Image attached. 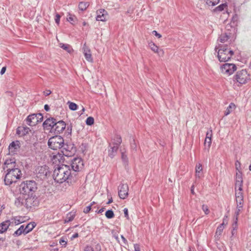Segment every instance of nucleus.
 Wrapping results in <instances>:
<instances>
[{"instance_id":"5fc2aeb1","label":"nucleus","mask_w":251,"mask_h":251,"mask_svg":"<svg viewBox=\"0 0 251 251\" xmlns=\"http://www.w3.org/2000/svg\"><path fill=\"white\" fill-rule=\"evenodd\" d=\"M124 213L125 217L127 219H129V216H128V209H127V208H125L124 209Z\"/></svg>"},{"instance_id":"20e7f679","label":"nucleus","mask_w":251,"mask_h":251,"mask_svg":"<svg viewBox=\"0 0 251 251\" xmlns=\"http://www.w3.org/2000/svg\"><path fill=\"white\" fill-rule=\"evenodd\" d=\"M22 173L20 169H14L13 171L7 172L5 175L4 183L6 185H10L15 183L22 176Z\"/></svg>"},{"instance_id":"4be33fe9","label":"nucleus","mask_w":251,"mask_h":251,"mask_svg":"<svg viewBox=\"0 0 251 251\" xmlns=\"http://www.w3.org/2000/svg\"><path fill=\"white\" fill-rule=\"evenodd\" d=\"M19 148V142H12L9 146V150L11 152L14 153Z\"/></svg>"},{"instance_id":"e433bc0d","label":"nucleus","mask_w":251,"mask_h":251,"mask_svg":"<svg viewBox=\"0 0 251 251\" xmlns=\"http://www.w3.org/2000/svg\"><path fill=\"white\" fill-rule=\"evenodd\" d=\"M68 104L70 109H71V110H76L78 107L77 105L74 102L69 101L68 102Z\"/></svg>"},{"instance_id":"052dcab7","label":"nucleus","mask_w":251,"mask_h":251,"mask_svg":"<svg viewBox=\"0 0 251 251\" xmlns=\"http://www.w3.org/2000/svg\"><path fill=\"white\" fill-rule=\"evenodd\" d=\"M134 251H140V248L139 245L138 244H135L134 245Z\"/></svg>"},{"instance_id":"6e6552de","label":"nucleus","mask_w":251,"mask_h":251,"mask_svg":"<svg viewBox=\"0 0 251 251\" xmlns=\"http://www.w3.org/2000/svg\"><path fill=\"white\" fill-rule=\"evenodd\" d=\"M235 200L236 202V211L235 214L239 215L243 209L244 204V196L243 191H235Z\"/></svg>"},{"instance_id":"338daca9","label":"nucleus","mask_w":251,"mask_h":251,"mask_svg":"<svg viewBox=\"0 0 251 251\" xmlns=\"http://www.w3.org/2000/svg\"><path fill=\"white\" fill-rule=\"evenodd\" d=\"M44 109L46 111H49L50 109V106L48 104L44 105Z\"/></svg>"},{"instance_id":"72a5a7b5","label":"nucleus","mask_w":251,"mask_h":251,"mask_svg":"<svg viewBox=\"0 0 251 251\" xmlns=\"http://www.w3.org/2000/svg\"><path fill=\"white\" fill-rule=\"evenodd\" d=\"M238 216V215H237L235 214L236 217H235V221L234 222V223L232 224V235H234L235 234V231L237 228Z\"/></svg>"},{"instance_id":"79ce46f5","label":"nucleus","mask_w":251,"mask_h":251,"mask_svg":"<svg viewBox=\"0 0 251 251\" xmlns=\"http://www.w3.org/2000/svg\"><path fill=\"white\" fill-rule=\"evenodd\" d=\"M94 123V119L92 117H89L86 119V124L88 126H91Z\"/></svg>"},{"instance_id":"4d7b16f0","label":"nucleus","mask_w":251,"mask_h":251,"mask_svg":"<svg viewBox=\"0 0 251 251\" xmlns=\"http://www.w3.org/2000/svg\"><path fill=\"white\" fill-rule=\"evenodd\" d=\"M84 251H94V250L91 246H87L84 249Z\"/></svg>"},{"instance_id":"ea45409f","label":"nucleus","mask_w":251,"mask_h":251,"mask_svg":"<svg viewBox=\"0 0 251 251\" xmlns=\"http://www.w3.org/2000/svg\"><path fill=\"white\" fill-rule=\"evenodd\" d=\"M105 216L108 219H111L114 217V214L112 210H108L105 212Z\"/></svg>"},{"instance_id":"2f4dec72","label":"nucleus","mask_w":251,"mask_h":251,"mask_svg":"<svg viewBox=\"0 0 251 251\" xmlns=\"http://www.w3.org/2000/svg\"><path fill=\"white\" fill-rule=\"evenodd\" d=\"M235 183H243V178L240 171L236 172Z\"/></svg>"},{"instance_id":"6e6d98bb","label":"nucleus","mask_w":251,"mask_h":251,"mask_svg":"<svg viewBox=\"0 0 251 251\" xmlns=\"http://www.w3.org/2000/svg\"><path fill=\"white\" fill-rule=\"evenodd\" d=\"M227 224V217L225 216L223 219V223L221 225H223V226H225Z\"/></svg>"},{"instance_id":"864d4df0","label":"nucleus","mask_w":251,"mask_h":251,"mask_svg":"<svg viewBox=\"0 0 251 251\" xmlns=\"http://www.w3.org/2000/svg\"><path fill=\"white\" fill-rule=\"evenodd\" d=\"M236 169L237 171V172L240 171V163L238 161H236L235 164Z\"/></svg>"},{"instance_id":"6ab92c4d","label":"nucleus","mask_w":251,"mask_h":251,"mask_svg":"<svg viewBox=\"0 0 251 251\" xmlns=\"http://www.w3.org/2000/svg\"><path fill=\"white\" fill-rule=\"evenodd\" d=\"M30 129L26 126H19L16 130V134L20 136H24L29 133Z\"/></svg>"},{"instance_id":"473e14b6","label":"nucleus","mask_w":251,"mask_h":251,"mask_svg":"<svg viewBox=\"0 0 251 251\" xmlns=\"http://www.w3.org/2000/svg\"><path fill=\"white\" fill-rule=\"evenodd\" d=\"M211 139L208 138H205L204 143V149L208 151L211 146Z\"/></svg>"},{"instance_id":"f3484780","label":"nucleus","mask_w":251,"mask_h":251,"mask_svg":"<svg viewBox=\"0 0 251 251\" xmlns=\"http://www.w3.org/2000/svg\"><path fill=\"white\" fill-rule=\"evenodd\" d=\"M82 50L85 59L88 61L90 62H92L93 61V59L92 57L90 50L86 46V44H84Z\"/></svg>"},{"instance_id":"37998d69","label":"nucleus","mask_w":251,"mask_h":251,"mask_svg":"<svg viewBox=\"0 0 251 251\" xmlns=\"http://www.w3.org/2000/svg\"><path fill=\"white\" fill-rule=\"evenodd\" d=\"M235 191H243V183H235Z\"/></svg>"},{"instance_id":"bb28decb","label":"nucleus","mask_w":251,"mask_h":251,"mask_svg":"<svg viewBox=\"0 0 251 251\" xmlns=\"http://www.w3.org/2000/svg\"><path fill=\"white\" fill-rule=\"evenodd\" d=\"M236 108V105L233 103H230L226 109L225 115L227 116L231 113Z\"/></svg>"},{"instance_id":"f8f14e48","label":"nucleus","mask_w":251,"mask_h":251,"mask_svg":"<svg viewBox=\"0 0 251 251\" xmlns=\"http://www.w3.org/2000/svg\"><path fill=\"white\" fill-rule=\"evenodd\" d=\"M3 170H6V172L9 171H13L14 169H19L16 164L14 159H7L4 162L3 166Z\"/></svg>"},{"instance_id":"e2e57ef3","label":"nucleus","mask_w":251,"mask_h":251,"mask_svg":"<svg viewBox=\"0 0 251 251\" xmlns=\"http://www.w3.org/2000/svg\"><path fill=\"white\" fill-rule=\"evenodd\" d=\"M51 92L50 90H47L44 92V94L45 96H48L51 94Z\"/></svg>"},{"instance_id":"7ed1b4c3","label":"nucleus","mask_w":251,"mask_h":251,"mask_svg":"<svg viewBox=\"0 0 251 251\" xmlns=\"http://www.w3.org/2000/svg\"><path fill=\"white\" fill-rule=\"evenodd\" d=\"M37 188L36 183L33 180L24 181L20 185V193L23 196L34 195Z\"/></svg>"},{"instance_id":"f257e3e1","label":"nucleus","mask_w":251,"mask_h":251,"mask_svg":"<svg viewBox=\"0 0 251 251\" xmlns=\"http://www.w3.org/2000/svg\"><path fill=\"white\" fill-rule=\"evenodd\" d=\"M52 177L55 181L59 183L65 182L66 186H70L75 181L69 166L64 165L58 166L54 169Z\"/></svg>"},{"instance_id":"5701e85b","label":"nucleus","mask_w":251,"mask_h":251,"mask_svg":"<svg viewBox=\"0 0 251 251\" xmlns=\"http://www.w3.org/2000/svg\"><path fill=\"white\" fill-rule=\"evenodd\" d=\"M149 47L150 49L154 52L158 53L160 54V53H163V50H159L158 47L153 42H150L149 43Z\"/></svg>"},{"instance_id":"f03ea898","label":"nucleus","mask_w":251,"mask_h":251,"mask_svg":"<svg viewBox=\"0 0 251 251\" xmlns=\"http://www.w3.org/2000/svg\"><path fill=\"white\" fill-rule=\"evenodd\" d=\"M215 50L217 52V56L220 62L228 61L234 54L232 50L227 48V45L218 44L215 47Z\"/></svg>"},{"instance_id":"ddd939ff","label":"nucleus","mask_w":251,"mask_h":251,"mask_svg":"<svg viewBox=\"0 0 251 251\" xmlns=\"http://www.w3.org/2000/svg\"><path fill=\"white\" fill-rule=\"evenodd\" d=\"M66 127V123L63 121L55 122L52 131L55 133H60L62 132Z\"/></svg>"},{"instance_id":"393cba45","label":"nucleus","mask_w":251,"mask_h":251,"mask_svg":"<svg viewBox=\"0 0 251 251\" xmlns=\"http://www.w3.org/2000/svg\"><path fill=\"white\" fill-rule=\"evenodd\" d=\"M36 224L35 222H31L28 223L25 226V231L26 234L30 232L36 226Z\"/></svg>"},{"instance_id":"8fccbe9b","label":"nucleus","mask_w":251,"mask_h":251,"mask_svg":"<svg viewBox=\"0 0 251 251\" xmlns=\"http://www.w3.org/2000/svg\"><path fill=\"white\" fill-rule=\"evenodd\" d=\"M122 159L123 162L125 163H127L128 162V158L124 152L122 153Z\"/></svg>"},{"instance_id":"cd10ccee","label":"nucleus","mask_w":251,"mask_h":251,"mask_svg":"<svg viewBox=\"0 0 251 251\" xmlns=\"http://www.w3.org/2000/svg\"><path fill=\"white\" fill-rule=\"evenodd\" d=\"M24 196H19L17 198L15 201V204L17 206L24 205Z\"/></svg>"},{"instance_id":"9d476101","label":"nucleus","mask_w":251,"mask_h":251,"mask_svg":"<svg viewBox=\"0 0 251 251\" xmlns=\"http://www.w3.org/2000/svg\"><path fill=\"white\" fill-rule=\"evenodd\" d=\"M71 168L75 172H79L83 167V162L81 158L75 157L71 161Z\"/></svg>"},{"instance_id":"423d86ee","label":"nucleus","mask_w":251,"mask_h":251,"mask_svg":"<svg viewBox=\"0 0 251 251\" xmlns=\"http://www.w3.org/2000/svg\"><path fill=\"white\" fill-rule=\"evenodd\" d=\"M50 174L49 168L46 165L38 167L36 170L37 178L42 180L47 179L50 176Z\"/></svg>"},{"instance_id":"680f3d73","label":"nucleus","mask_w":251,"mask_h":251,"mask_svg":"<svg viewBox=\"0 0 251 251\" xmlns=\"http://www.w3.org/2000/svg\"><path fill=\"white\" fill-rule=\"evenodd\" d=\"M74 17L75 16L70 15V16L67 18V20L70 22H74Z\"/></svg>"},{"instance_id":"c85d7f7f","label":"nucleus","mask_w":251,"mask_h":251,"mask_svg":"<svg viewBox=\"0 0 251 251\" xmlns=\"http://www.w3.org/2000/svg\"><path fill=\"white\" fill-rule=\"evenodd\" d=\"M118 148L119 147H118V146H115L114 145L113 147H111L110 150H109V156L111 158L114 157L117 151Z\"/></svg>"},{"instance_id":"a19ab883","label":"nucleus","mask_w":251,"mask_h":251,"mask_svg":"<svg viewBox=\"0 0 251 251\" xmlns=\"http://www.w3.org/2000/svg\"><path fill=\"white\" fill-rule=\"evenodd\" d=\"M224 228V226H223V225H220L216 229V235H220L222 234Z\"/></svg>"},{"instance_id":"c756f323","label":"nucleus","mask_w":251,"mask_h":251,"mask_svg":"<svg viewBox=\"0 0 251 251\" xmlns=\"http://www.w3.org/2000/svg\"><path fill=\"white\" fill-rule=\"evenodd\" d=\"M89 5V3L88 2L81 1L79 3L78 8L80 10L83 11L87 9Z\"/></svg>"},{"instance_id":"bf43d9fd","label":"nucleus","mask_w":251,"mask_h":251,"mask_svg":"<svg viewBox=\"0 0 251 251\" xmlns=\"http://www.w3.org/2000/svg\"><path fill=\"white\" fill-rule=\"evenodd\" d=\"M152 34L154 35L155 36L157 37L158 38H160L162 37L161 35L158 33L156 31L153 30L152 32Z\"/></svg>"},{"instance_id":"c03bdc74","label":"nucleus","mask_w":251,"mask_h":251,"mask_svg":"<svg viewBox=\"0 0 251 251\" xmlns=\"http://www.w3.org/2000/svg\"><path fill=\"white\" fill-rule=\"evenodd\" d=\"M62 152L63 154L66 156H71L72 154L73 153L71 151H69L66 148H63V151H62Z\"/></svg>"},{"instance_id":"2eb2a0df","label":"nucleus","mask_w":251,"mask_h":251,"mask_svg":"<svg viewBox=\"0 0 251 251\" xmlns=\"http://www.w3.org/2000/svg\"><path fill=\"white\" fill-rule=\"evenodd\" d=\"M56 121V119L53 118H50L46 119L43 124L44 129L47 130L50 129L52 131Z\"/></svg>"},{"instance_id":"412c9836","label":"nucleus","mask_w":251,"mask_h":251,"mask_svg":"<svg viewBox=\"0 0 251 251\" xmlns=\"http://www.w3.org/2000/svg\"><path fill=\"white\" fill-rule=\"evenodd\" d=\"M10 225V220H6L0 224V233L5 232Z\"/></svg>"},{"instance_id":"de8ad7c7","label":"nucleus","mask_w":251,"mask_h":251,"mask_svg":"<svg viewBox=\"0 0 251 251\" xmlns=\"http://www.w3.org/2000/svg\"><path fill=\"white\" fill-rule=\"evenodd\" d=\"M93 203H91L90 205L86 206L83 210V212L87 214L89 212L90 210L91 209V206L92 205Z\"/></svg>"},{"instance_id":"dca6fc26","label":"nucleus","mask_w":251,"mask_h":251,"mask_svg":"<svg viewBox=\"0 0 251 251\" xmlns=\"http://www.w3.org/2000/svg\"><path fill=\"white\" fill-rule=\"evenodd\" d=\"M34 195L24 196V206L27 208L31 207L34 205Z\"/></svg>"},{"instance_id":"c9c22d12","label":"nucleus","mask_w":251,"mask_h":251,"mask_svg":"<svg viewBox=\"0 0 251 251\" xmlns=\"http://www.w3.org/2000/svg\"><path fill=\"white\" fill-rule=\"evenodd\" d=\"M220 0H206V3L209 6H215L218 4Z\"/></svg>"},{"instance_id":"a18cd8bd","label":"nucleus","mask_w":251,"mask_h":251,"mask_svg":"<svg viewBox=\"0 0 251 251\" xmlns=\"http://www.w3.org/2000/svg\"><path fill=\"white\" fill-rule=\"evenodd\" d=\"M202 209L204 211L205 214L207 215L209 213V210L208 209V207L207 205H202Z\"/></svg>"},{"instance_id":"09e8293b","label":"nucleus","mask_w":251,"mask_h":251,"mask_svg":"<svg viewBox=\"0 0 251 251\" xmlns=\"http://www.w3.org/2000/svg\"><path fill=\"white\" fill-rule=\"evenodd\" d=\"M67 241H66L63 237L59 240V243L62 246L65 247L67 245Z\"/></svg>"},{"instance_id":"0eeeda50","label":"nucleus","mask_w":251,"mask_h":251,"mask_svg":"<svg viewBox=\"0 0 251 251\" xmlns=\"http://www.w3.org/2000/svg\"><path fill=\"white\" fill-rule=\"evenodd\" d=\"M249 80H250V76L246 70L238 71L233 77L234 81L241 84L247 83Z\"/></svg>"},{"instance_id":"aec40b11","label":"nucleus","mask_w":251,"mask_h":251,"mask_svg":"<svg viewBox=\"0 0 251 251\" xmlns=\"http://www.w3.org/2000/svg\"><path fill=\"white\" fill-rule=\"evenodd\" d=\"M195 171H196V178H201L202 177L203 175V171H202V165L201 163H198L197 164L195 168Z\"/></svg>"},{"instance_id":"3c124183","label":"nucleus","mask_w":251,"mask_h":251,"mask_svg":"<svg viewBox=\"0 0 251 251\" xmlns=\"http://www.w3.org/2000/svg\"><path fill=\"white\" fill-rule=\"evenodd\" d=\"M60 17H61V16L59 14H58V13L56 14L55 17V23L58 25L59 24Z\"/></svg>"},{"instance_id":"49530a36","label":"nucleus","mask_w":251,"mask_h":251,"mask_svg":"<svg viewBox=\"0 0 251 251\" xmlns=\"http://www.w3.org/2000/svg\"><path fill=\"white\" fill-rule=\"evenodd\" d=\"M35 115H36L37 120H38V123L41 122L42 121L43 119V116L42 114L38 113V114H35Z\"/></svg>"},{"instance_id":"a211bd4d","label":"nucleus","mask_w":251,"mask_h":251,"mask_svg":"<svg viewBox=\"0 0 251 251\" xmlns=\"http://www.w3.org/2000/svg\"><path fill=\"white\" fill-rule=\"evenodd\" d=\"M26 124L29 126H35L38 123L35 114L29 115L26 119Z\"/></svg>"},{"instance_id":"7c9ffc66","label":"nucleus","mask_w":251,"mask_h":251,"mask_svg":"<svg viewBox=\"0 0 251 251\" xmlns=\"http://www.w3.org/2000/svg\"><path fill=\"white\" fill-rule=\"evenodd\" d=\"M60 47L66 50L68 52L71 53L73 51L72 47L69 44H64L63 43L60 44Z\"/></svg>"},{"instance_id":"0e129e2a","label":"nucleus","mask_w":251,"mask_h":251,"mask_svg":"<svg viewBox=\"0 0 251 251\" xmlns=\"http://www.w3.org/2000/svg\"><path fill=\"white\" fill-rule=\"evenodd\" d=\"M121 237L123 241V242L124 243V244H127V241L126 240V239L125 238V237L123 235H122L121 236Z\"/></svg>"},{"instance_id":"f704fd0d","label":"nucleus","mask_w":251,"mask_h":251,"mask_svg":"<svg viewBox=\"0 0 251 251\" xmlns=\"http://www.w3.org/2000/svg\"><path fill=\"white\" fill-rule=\"evenodd\" d=\"M11 220H12V223H14L16 225H19L24 222L22 219V217H16L12 219Z\"/></svg>"},{"instance_id":"603ef678","label":"nucleus","mask_w":251,"mask_h":251,"mask_svg":"<svg viewBox=\"0 0 251 251\" xmlns=\"http://www.w3.org/2000/svg\"><path fill=\"white\" fill-rule=\"evenodd\" d=\"M212 136V132L211 129L208 130L206 132V137L211 139Z\"/></svg>"},{"instance_id":"b1692460","label":"nucleus","mask_w":251,"mask_h":251,"mask_svg":"<svg viewBox=\"0 0 251 251\" xmlns=\"http://www.w3.org/2000/svg\"><path fill=\"white\" fill-rule=\"evenodd\" d=\"M25 226L24 225H22L16 231H15L13 235L15 237L19 236L22 235V234L25 235L26 233L25 232Z\"/></svg>"},{"instance_id":"58836bf2","label":"nucleus","mask_w":251,"mask_h":251,"mask_svg":"<svg viewBox=\"0 0 251 251\" xmlns=\"http://www.w3.org/2000/svg\"><path fill=\"white\" fill-rule=\"evenodd\" d=\"M227 6V4L226 3H222L221 4H220V5H219L218 6H217L215 9H214V11L215 12H217V11H222L223 10H224V9H225V8Z\"/></svg>"},{"instance_id":"a878e982","label":"nucleus","mask_w":251,"mask_h":251,"mask_svg":"<svg viewBox=\"0 0 251 251\" xmlns=\"http://www.w3.org/2000/svg\"><path fill=\"white\" fill-rule=\"evenodd\" d=\"M229 38V36L227 33H225L220 35L219 37L218 41H219L221 43H224Z\"/></svg>"},{"instance_id":"39448f33","label":"nucleus","mask_w":251,"mask_h":251,"mask_svg":"<svg viewBox=\"0 0 251 251\" xmlns=\"http://www.w3.org/2000/svg\"><path fill=\"white\" fill-rule=\"evenodd\" d=\"M48 144L50 148L56 150L64 146V140L61 136L56 135L49 139Z\"/></svg>"},{"instance_id":"9b49d317","label":"nucleus","mask_w":251,"mask_h":251,"mask_svg":"<svg viewBox=\"0 0 251 251\" xmlns=\"http://www.w3.org/2000/svg\"><path fill=\"white\" fill-rule=\"evenodd\" d=\"M118 195L121 199H125L128 195V186L127 184L121 183L118 187Z\"/></svg>"},{"instance_id":"13d9d810","label":"nucleus","mask_w":251,"mask_h":251,"mask_svg":"<svg viewBox=\"0 0 251 251\" xmlns=\"http://www.w3.org/2000/svg\"><path fill=\"white\" fill-rule=\"evenodd\" d=\"M75 215H70V216L68 215L67 216V222H71L73 221L74 219Z\"/></svg>"},{"instance_id":"774afa93","label":"nucleus","mask_w":251,"mask_h":251,"mask_svg":"<svg viewBox=\"0 0 251 251\" xmlns=\"http://www.w3.org/2000/svg\"><path fill=\"white\" fill-rule=\"evenodd\" d=\"M5 71H6V67H2L0 71V74L3 75L5 72Z\"/></svg>"},{"instance_id":"4468645a","label":"nucleus","mask_w":251,"mask_h":251,"mask_svg":"<svg viewBox=\"0 0 251 251\" xmlns=\"http://www.w3.org/2000/svg\"><path fill=\"white\" fill-rule=\"evenodd\" d=\"M108 13L104 9H100L97 11L96 20L98 21L105 22L107 20Z\"/></svg>"},{"instance_id":"69168bd1","label":"nucleus","mask_w":251,"mask_h":251,"mask_svg":"<svg viewBox=\"0 0 251 251\" xmlns=\"http://www.w3.org/2000/svg\"><path fill=\"white\" fill-rule=\"evenodd\" d=\"M78 234L77 233H74L71 237V239L72 240H73L75 238H76L77 237H78Z\"/></svg>"},{"instance_id":"1a4fd4ad","label":"nucleus","mask_w":251,"mask_h":251,"mask_svg":"<svg viewBox=\"0 0 251 251\" xmlns=\"http://www.w3.org/2000/svg\"><path fill=\"white\" fill-rule=\"evenodd\" d=\"M236 66L233 63H225L221 67V70L223 74L230 75L236 70Z\"/></svg>"},{"instance_id":"4c0bfd02","label":"nucleus","mask_w":251,"mask_h":251,"mask_svg":"<svg viewBox=\"0 0 251 251\" xmlns=\"http://www.w3.org/2000/svg\"><path fill=\"white\" fill-rule=\"evenodd\" d=\"M122 143V138L119 135H117L116 138L114 139V142H113V144L115 146H118L119 147L120 145Z\"/></svg>"}]
</instances>
